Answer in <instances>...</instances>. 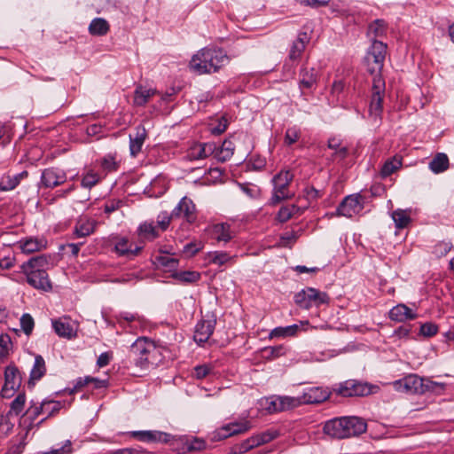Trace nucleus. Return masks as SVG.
Segmentation results:
<instances>
[{"label":"nucleus","mask_w":454,"mask_h":454,"mask_svg":"<svg viewBox=\"0 0 454 454\" xmlns=\"http://www.w3.org/2000/svg\"><path fill=\"white\" fill-rule=\"evenodd\" d=\"M229 60L223 49L205 47L192 57L189 67L198 74H213L218 72Z\"/></svg>","instance_id":"obj_1"},{"label":"nucleus","mask_w":454,"mask_h":454,"mask_svg":"<svg viewBox=\"0 0 454 454\" xmlns=\"http://www.w3.org/2000/svg\"><path fill=\"white\" fill-rule=\"evenodd\" d=\"M129 357L137 367L146 370L163 360L162 348L148 338L140 337L130 346Z\"/></svg>","instance_id":"obj_2"},{"label":"nucleus","mask_w":454,"mask_h":454,"mask_svg":"<svg viewBox=\"0 0 454 454\" xmlns=\"http://www.w3.org/2000/svg\"><path fill=\"white\" fill-rule=\"evenodd\" d=\"M386 53L387 44L381 41L373 40L364 58L367 71L371 74L381 75L380 73L384 66Z\"/></svg>","instance_id":"obj_3"},{"label":"nucleus","mask_w":454,"mask_h":454,"mask_svg":"<svg viewBox=\"0 0 454 454\" xmlns=\"http://www.w3.org/2000/svg\"><path fill=\"white\" fill-rule=\"evenodd\" d=\"M329 301L330 297L325 292H321L313 287H306L294 295V302L303 309L328 304Z\"/></svg>","instance_id":"obj_4"},{"label":"nucleus","mask_w":454,"mask_h":454,"mask_svg":"<svg viewBox=\"0 0 454 454\" xmlns=\"http://www.w3.org/2000/svg\"><path fill=\"white\" fill-rule=\"evenodd\" d=\"M373 388H377V387L351 379L339 383L333 390L342 397H362L372 394Z\"/></svg>","instance_id":"obj_5"},{"label":"nucleus","mask_w":454,"mask_h":454,"mask_svg":"<svg viewBox=\"0 0 454 454\" xmlns=\"http://www.w3.org/2000/svg\"><path fill=\"white\" fill-rule=\"evenodd\" d=\"M294 178V175L286 170L281 171L276 175L273 179V193L270 200V204L276 206L282 200H287L293 196L289 193L288 187Z\"/></svg>","instance_id":"obj_6"},{"label":"nucleus","mask_w":454,"mask_h":454,"mask_svg":"<svg viewBox=\"0 0 454 454\" xmlns=\"http://www.w3.org/2000/svg\"><path fill=\"white\" fill-rule=\"evenodd\" d=\"M385 81L381 75H374L372 79V95L369 106V114L374 119L381 117L383 98L385 96Z\"/></svg>","instance_id":"obj_7"},{"label":"nucleus","mask_w":454,"mask_h":454,"mask_svg":"<svg viewBox=\"0 0 454 454\" xmlns=\"http://www.w3.org/2000/svg\"><path fill=\"white\" fill-rule=\"evenodd\" d=\"M364 199L360 193L346 196L337 207V215L352 217L364 209Z\"/></svg>","instance_id":"obj_8"},{"label":"nucleus","mask_w":454,"mask_h":454,"mask_svg":"<svg viewBox=\"0 0 454 454\" xmlns=\"http://www.w3.org/2000/svg\"><path fill=\"white\" fill-rule=\"evenodd\" d=\"M424 378L417 374H409L393 383L398 392L411 395H423Z\"/></svg>","instance_id":"obj_9"},{"label":"nucleus","mask_w":454,"mask_h":454,"mask_svg":"<svg viewBox=\"0 0 454 454\" xmlns=\"http://www.w3.org/2000/svg\"><path fill=\"white\" fill-rule=\"evenodd\" d=\"M21 384V376L18 368L14 365H8L4 371V384L1 389V395L4 398H10Z\"/></svg>","instance_id":"obj_10"},{"label":"nucleus","mask_w":454,"mask_h":454,"mask_svg":"<svg viewBox=\"0 0 454 454\" xmlns=\"http://www.w3.org/2000/svg\"><path fill=\"white\" fill-rule=\"evenodd\" d=\"M265 409L270 413L280 412L299 406V402L292 396L275 395L265 400Z\"/></svg>","instance_id":"obj_11"},{"label":"nucleus","mask_w":454,"mask_h":454,"mask_svg":"<svg viewBox=\"0 0 454 454\" xmlns=\"http://www.w3.org/2000/svg\"><path fill=\"white\" fill-rule=\"evenodd\" d=\"M330 396V392L322 387H311L306 388L302 395L294 397V400L299 402V406L303 403H320L327 400Z\"/></svg>","instance_id":"obj_12"},{"label":"nucleus","mask_w":454,"mask_h":454,"mask_svg":"<svg viewBox=\"0 0 454 454\" xmlns=\"http://www.w3.org/2000/svg\"><path fill=\"white\" fill-rule=\"evenodd\" d=\"M324 432L333 438H348L347 417L334 418L326 421L324 426Z\"/></svg>","instance_id":"obj_13"},{"label":"nucleus","mask_w":454,"mask_h":454,"mask_svg":"<svg viewBox=\"0 0 454 454\" xmlns=\"http://www.w3.org/2000/svg\"><path fill=\"white\" fill-rule=\"evenodd\" d=\"M250 428L248 421L227 424L212 434L213 441H222L230 436L243 434Z\"/></svg>","instance_id":"obj_14"},{"label":"nucleus","mask_w":454,"mask_h":454,"mask_svg":"<svg viewBox=\"0 0 454 454\" xmlns=\"http://www.w3.org/2000/svg\"><path fill=\"white\" fill-rule=\"evenodd\" d=\"M215 325L216 319L214 317L200 320L195 326L194 340L200 345L207 342L213 334Z\"/></svg>","instance_id":"obj_15"},{"label":"nucleus","mask_w":454,"mask_h":454,"mask_svg":"<svg viewBox=\"0 0 454 454\" xmlns=\"http://www.w3.org/2000/svg\"><path fill=\"white\" fill-rule=\"evenodd\" d=\"M27 282L34 288L43 292H50L52 289L51 282L46 271H26L24 272Z\"/></svg>","instance_id":"obj_16"},{"label":"nucleus","mask_w":454,"mask_h":454,"mask_svg":"<svg viewBox=\"0 0 454 454\" xmlns=\"http://www.w3.org/2000/svg\"><path fill=\"white\" fill-rule=\"evenodd\" d=\"M67 180V176L64 171L50 168L43 171L41 176V183L46 188H53L64 184Z\"/></svg>","instance_id":"obj_17"},{"label":"nucleus","mask_w":454,"mask_h":454,"mask_svg":"<svg viewBox=\"0 0 454 454\" xmlns=\"http://www.w3.org/2000/svg\"><path fill=\"white\" fill-rule=\"evenodd\" d=\"M55 333L62 338L73 339L76 337L77 329L69 317H63L52 321Z\"/></svg>","instance_id":"obj_18"},{"label":"nucleus","mask_w":454,"mask_h":454,"mask_svg":"<svg viewBox=\"0 0 454 454\" xmlns=\"http://www.w3.org/2000/svg\"><path fill=\"white\" fill-rule=\"evenodd\" d=\"M215 143H199L190 148L187 157L191 160H204L210 155L215 156Z\"/></svg>","instance_id":"obj_19"},{"label":"nucleus","mask_w":454,"mask_h":454,"mask_svg":"<svg viewBox=\"0 0 454 454\" xmlns=\"http://www.w3.org/2000/svg\"><path fill=\"white\" fill-rule=\"evenodd\" d=\"M132 436L145 442H168L171 434L160 431H133Z\"/></svg>","instance_id":"obj_20"},{"label":"nucleus","mask_w":454,"mask_h":454,"mask_svg":"<svg viewBox=\"0 0 454 454\" xmlns=\"http://www.w3.org/2000/svg\"><path fill=\"white\" fill-rule=\"evenodd\" d=\"M317 83V73L315 68L302 67L300 71L299 87L302 93L304 90H313Z\"/></svg>","instance_id":"obj_21"},{"label":"nucleus","mask_w":454,"mask_h":454,"mask_svg":"<svg viewBox=\"0 0 454 454\" xmlns=\"http://www.w3.org/2000/svg\"><path fill=\"white\" fill-rule=\"evenodd\" d=\"M146 137V129L142 125H138L136 128V133L134 137L129 135V151L133 157H136L141 152Z\"/></svg>","instance_id":"obj_22"},{"label":"nucleus","mask_w":454,"mask_h":454,"mask_svg":"<svg viewBox=\"0 0 454 454\" xmlns=\"http://www.w3.org/2000/svg\"><path fill=\"white\" fill-rule=\"evenodd\" d=\"M49 259L50 257L44 254L32 257L28 261L22 263L21 270L23 272L36 270H43L47 272L50 265Z\"/></svg>","instance_id":"obj_23"},{"label":"nucleus","mask_w":454,"mask_h":454,"mask_svg":"<svg viewBox=\"0 0 454 454\" xmlns=\"http://www.w3.org/2000/svg\"><path fill=\"white\" fill-rule=\"evenodd\" d=\"M418 315L405 304L400 303L393 307L389 311V318L397 322H405L417 318Z\"/></svg>","instance_id":"obj_24"},{"label":"nucleus","mask_w":454,"mask_h":454,"mask_svg":"<svg viewBox=\"0 0 454 454\" xmlns=\"http://www.w3.org/2000/svg\"><path fill=\"white\" fill-rule=\"evenodd\" d=\"M114 250L120 256H127L131 259L139 254L142 247L135 246L133 247L128 239L121 238L115 243Z\"/></svg>","instance_id":"obj_25"},{"label":"nucleus","mask_w":454,"mask_h":454,"mask_svg":"<svg viewBox=\"0 0 454 454\" xmlns=\"http://www.w3.org/2000/svg\"><path fill=\"white\" fill-rule=\"evenodd\" d=\"M347 427L349 432L348 437L364 434L367 429V423L364 419L356 416H347Z\"/></svg>","instance_id":"obj_26"},{"label":"nucleus","mask_w":454,"mask_h":454,"mask_svg":"<svg viewBox=\"0 0 454 454\" xmlns=\"http://www.w3.org/2000/svg\"><path fill=\"white\" fill-rule=\"evenodd\" d=\"M211 237L217 242L226 243L233 238V235L228 223H217L211 229Z\"/></svg>","instance_id":"obj_27"},{"label":"nucleus","mask_w":454,"mask_h":454,"mask_svg":"<svg viewBox=\"0 0 454 454\" xmlns=\"http://www.w3.org/2000/svg\"><path fill=\"white\" fill-rule=\"evenodd\" d=\"M89 383H94L95 388H102L106 387L107 385V381L105 380H99L98 378H93L90 376H86L84 378H79L75 380V383L72 388L66 389L69 395H73L79 390H81L84 386Z\"/></svg>","instance_id":"obj_28"},{"label":"nucleus","mask_w":454,"mask_h":454,"mask_svg":"<svg viewBox=\"0 0 454 454\" xmlns=\"http://www.w3.org/2000/svg\"><path fill=\"white\" fill-rule=\"evenodd\" d=\"M157 93L158 91L155 89H147L141 84L137 85L134 91L133 102L137 106H143Z\"/></svg>","instance_id":"obj_29"},{"label":"nucleus","mask_w":454,"mask_h":454,"mask_svg":"<svg viewBox=\"0 0 454 454\" xmlns=\"http://www.w3.org/2000/svg\"><path fill=\"white\" fill-rule=\"evenodd\" d=\"M46 247V241L43 239L28 238L20 241V248L25 254H32L42 250Z\"/></svg>","instance_id":"obj_30"},{"label":"nucleus","mask_w":454,"mask_h":454,"mask_svg":"<svg viewBox=\"0 0 454 454\" xmlns=\"http://www.w3.org/2000/svg\"><path fill=\"white\" fill-rule=\"evenodd\" d=\"M450 162L447 154L438 153L429 162L428 168L434 174H440L449 168Z\"/></svg>","instance_id":"obj_31"},{"label":"nucleus","mask_w":454,"mask_h":454,"mask_svg":"<svg viewBox=\"0 0 454 454\" xmlns=\"http://www.w3.org/2000/svg\"><path fill=\"white\" fill-rule=\"evenodd\" d=\"M235 146L231 140L225 139L221 147L216 146L215 158L220 162L229 160L234 153Z\"/></svg>","instance_id":"obj_32"},{"label":"nucleus","mask_w":454,"mask_h":454,"mask_svg":"<svg viewBox=\"0 0 454 454\" xmlns=\"http://www.w3.org/2000/svg\"><path fill=\"white\" fill-rule=\"evenodd\" d=\"M308 34L303 32L298 35V37L294 41L289 52V58L291 59H297L301 57V53L305 50L306 44L309 43Z\"/></svg>","instance_id":"obj_33"},{"label":"nucleus","mask_w":454,"mask_h":454,"mask_svg":"<svg viewBox=\"0 0 454 454\" xmlns=\"http://www.w3.org/2000/svg\"><path fill=\"white\" fill-rule=\"evenodd\" d=\"M207 258L209 263L223 266L229 262H234L237 255H231L229 253L223 251H214L209 252Z\"/></svg>","instance_id":"obj_34"},{"label":"nucleus","mask_w":454,"mask_h":454,"mask_svg":"<svg viewBox=\"0 0 454 454\" xmlns=\"http://www.w3.org/2000/svg\"><path fill=\"white\" fill-rule=\"evenodd\" d=\"M391 217L396 229H404L411 223V211L408 209H396L392 212Z\"/></svg>","instance_id":"obj_35"},{"label":"nucleus","mask_w":454,"mask_h":454,"mask_svg":"<svg viewBox=\"0 0 454 454\" xmlns=\"http://www.w3.org/2000/svg\"><path fill=\"white\" fill-rule=\"evenodd\" d=\"M110 26L103 18H95L89 26V32L92 35L102 36L108 33Z\"/></svg>","instance_id":"obj_36"},{"label":"nucleus","mask_w":454,"mask_h":454,"mask_svg":"<svg viewBox=\"0 0 454 454\" xmlns=\"http://www.w3.org/2000/svg\"><path fill=\"white\" fill-rule=\"evenodd\" d=\"M43 407V413H46V417H44L35 424V427H39L50 417L54 416L59 411V410L61 409V403L59 401L44 399Z\"/></svg>","instance_id":"obj_37"},{"label":"nucleus","mask_w":454,"mask_h":454,"mask_svg":"<svg viewBox=\"0 0 454 454\" xmlns=\"http://www.w3.org/2000/svg\"><path fill=\"white\" fill-rule=\"evenodd\" d=\"M46 372V366L44 359L42 356L38 355L35 358L33 368L30 372V379L28 383L31 381L39 380Z\"/></svg>","instance_id":"obj_38"},{"label":"nucleus","mask_w":454,"mask_h":454,"mask_svg":"<svg viewBox=\"0 0 454 454\" xmlns=\"http://www.w3.org/2000/svg\"><path fill=\"white\" fill-rule=\"evenodd\" d=\"M387 32V23L384 20H375L369 25L367 35L372 37V41L377 37H382Z\"/></svg>","instance_id":"obj_39"},{"label":"nucleus","mask_w":454,"mask_h":454,"mask_svg":"<svg viewBox=\"0 0 454 454\" xmlns=\"http://www.w3.org/2000/svg\"><path fill=\"white\" fill-rule=\"evenodd\" d=\"M299 329H300V325H298L296 324L284 326V327H282V326L276 327L270 333V338L273 339V338L294 336L297 333V332L299 331Z\"/></svg>","instance_id":"obj_40"},{"label":"nucleus","mask_w":454,"mask_h":454,"mask_svg":"<svg viewBox=\"0 0 454 454\" xmlns=\"http://www.w3.org/2000/svg\"><path fill=\"white\" fill-rule=\"evenodd\" d=\"M303 209H301L296 205H289V206H284L282 207L277 215V219L280 223H286L295 214H302Z\"/></svg>","instance_id":"obj_41"},{"label":"nucleus","mask_w":454,"mask_h":454,"mask_svg":"<svg viewBox=\"0 0 454 454\" xmlns=\"http://www.w3.org/2000/svg\"><path fill=\"white\" fill-rule=\"evenodd\" d=\"M183 216L188 223H193L196 220L195 205L192 200L184 197L182 199Z\"/></svg>","instance_id":"obj_42"},{"label":"nucleus","mask_w":454,"mask_h":454,"mask_svg":"<svg viewBox=\"0 0 454 454\" xmlns=\"http://www.w3.org/2000/svg\"><path fill=\"white\" fill-rule=\"evenodd\" d=\"M43 401L41 403L31 402L30 406L25 412V415L29 420L31 426L41 414H43Z\"/></svg>","instance_id":"obj_43"},{"label":"nucleus","mask_w":454,"mask_h":454,"mask_svg":"<svg viewBox=\"0 0 454 454\" xmlns=\"http://www.w3.org/2000/svg\"><path fill=\"white\" fill-rule=\"evenodd\" d=\"M155 263L161 266L168 270H176L178 266V260L170 257L167 254H160L155 257Z\"/></svg>","instance_id":"obj_44"},{"label":"nucleus","mask_w":454,"mask_h":454,"mask_svg":"<svg viewBox=\"0 0 454 454\" xmlns=\"http://www.w3.org/2000/svg\"><path fill=\"white\" fill-rule=\"evenodd\" d=\"M445 389V384L435 382L428 378H424L423 382V394L433 393L435 395H441Z\"/></svg>","instance_id":"obj_45"},{"label":"nucleus","mask_w":454,"mask_h":454,"mask_svg":"<svg viewBox=\"0 0 454 454\" xmlns=\"http://www.w3.org/2000/svg\"><path fill=\"white\" fill-rule=\"evenodd\" d=\"M401 166L402 160L400 158L394 157L384 163L380 170V175L382 177H387L397 170Z\"/></svg>","instance_id":"obj_46"},{"label":"nucleus","mask_w":454,"mask_h":454,"mask_svg":"<svg viewBox=\"0 0 454 454\" xmlns=\"http://www.w3.org/2000/svg\"><path fill=\"white\" fill-rule=\"evenodd\" d=\"M139 235L144 239L153 240L158 237V231L153 223H144L139 225Z\"/></svg>","instance_id":"obj_47"},{"label":"nucleus","mask_w":454,"mask_h":454,"mask_svg":"<svg viewBox=\"0 0 454 454\" xmlns=\"http://www.w3.org/2000/svg\"><path fill=\"white\" fill-rule=\"evenodd\" d=\"M262 356L266 359H275L286 354V348L283 345L266 347L262 349Z\"/></svg>","instance_id":"obj_48"},{"label":"nucleus","mask_w":454,"mask_h":454,"mask_svg":"<svg viewBox=\"0 0 454 454\" xmlns=\"http://www.w3.org/2000/svg\"><path fill=\"white\" fill-rule=\"evenodd\" d=\"M19 184V180L15 176L6 174L0 179V191L9 192L15 189Z\"/></svg>","instance_id":"obj_49"},{"label":"nucleus","mask_w":454,"mask_h":454,"mask_svg":"<svg viewBox=\"0 0 454 454\" xmlns=\"http://www.w3.org/2000/svg\"><path fill=\"white\" fill-rule=\"evenodd\" d=\"M174 278L184 282V283H194L200 278V274L197 271H180L173 274Z\"/></svg>","instance_id":"obj_50"},{"label":"nucleus","mask_w":454,"mask_h":454,"mask_svg":"<svg viewBox=\"0 0 454 454\" xmlns=\"http://www.w3.org/2000/svg\"><path fill=\"white\" fill-rule=\"evenodd\" d=\"M101 168L106 172L116 171L119 168V163L115 160L114 154H106L100 160Z\"/></svg>","instance_id":"obj_51"},{"label":"nucleus","mask_w":454,"mask_h":454,"mask_svg":"<svg viewBox=\"0 0 454 454\" xmlns=\"http://www.w3.org/2000/svg\"><path fill=\"white\" fill-rule=\"evenodd\" d=\"M94 231V224L91 222H85L76 224L74 235L77 238H84Z\"/></svg>","instance_id":"obj_52"},{"label":"nucleus","mask_w":454,"mask_h":454,"mask_svg":"<svg viewBox=\"0 0 454 454\" xmlns=\"http://www.w3.org/2000/svg\"><path fill=\"white\" fill-rule=\"evenodd\" d=\"M26 403V395L24 393H20L15 399L11 403V413L15 415H20Z\"/></svg>","instance_id":"obj_53"},{"label":"nucleus","mask_w":454,"mask_h":454,"mask_svg":"<svg viewBox=\"0 0 454 454\" xmlns=\"http://www.w3.org/2000/svg\"><path fill=\"white\" fill-rule=\"evenodd\" d=\"M301 137V129L296 126L289 127L285 134L284 142L286 145L296 143Z\"/></svg>","instance_id":"obj_54"},{"label":"nucleus","mask_w":454,"mask_h":454,"mask_svg":"<svg viewBox=\"0 0 454 454\" xmlns=\"http://www.w3.org/2000/svg\"><path fill=\"white\" fill-rule=\"evenodd\" d=\"M100 180L99 175L93 170L88 171L82 178V186L84 188H92Z\"/></svg>","instance_id":"obj_55"},{"label":"nucleus","mask_w":454,"mask_h":454,"mask_svg":"<svg viewBox=\"0 0 454 454\" xmlns=\"http://www.w3.org/2000/svg\"><path fill=\"white\" fill-rule=\"evenodd\" d=\"M20 326L25 334H31L35 326V321L30 314L25 313L21 316Z\"/></svg>","instance_id":"obj_56"},{"label":"nucleus","mask_w":454,"mask_h":454,"mask_svg":"<svg viewBox=\"0 0 454 454\" xmlns=\"http://www.w3.org/2000/svg\"><path fill=\"white\" fill-rule=\"evenodd\" d=\"M259 434L252 436L245 440L239 446V452L243 453L250 450L251 449L261 445Z\"/></svg>","instance_id":"obj_57"},{"label":"nucleus","mask_w":454,"mask_h":454,"mask_svg":"<svg viewBox=\"0 0 454 454\" xmlns=\"http://www.w3.org/2000/svg\"><path fill=\"white\" fill-rule=\"evenodd\" d=\"M228 124H229V122H228V119L226 118V116L225 115L221 116L217 120V124L215 126L210 128L211 134H213L215 136L223 134L227 129Z\"/></svg>","instance_id":"obj_58"},{"label":"nucleus","mask_w":454,"mask_h":454,"mask_svg":"<svg viewBox=\"0 0 454 454\" xmlns=\"http://www.w3.org/2000/svg\"><path fill=\"white\" fill-rule=\"evenodd\" d=\"M438 332L437 325L432 322H427L420 326V333L425 337H433Z\"/></svg>","instance_id":"obj_59"},{"label":"nucleus","mask_w":454,"mask_h":454,"mask_svg":"<svg viewBox=\"0 0 454 454\" xmlns=\"http://www.w3.org/2000/svg\"><path fill=\"white\" fill-rule=\"evenodd\" d=\"M12 346V340L8 334L0 335V357H4L8 355V351Z\"/></svg>","instance_id":"obj_60"},{"label":"nucleus","mask_w":454,"mask_h":454,"mask_svg":"<svg viewBox=\"0 0 454 454\" xmlns=\"http://www.w3.org/2000/svg\"><path fill=\"white\" fill-rule=\"evenodd\" d=\"M212 366L209 364H200L194 367L193 375L198 380H202L210 374Z\"/></svg>","instance_id":"obj_61"},{"label":"nucleus","mask_w":454,"mask_h":454,"mask_svg":"<svg viewBox=\"0 0 454 454\" xmlns=\"http://www.w3.org/2000/svg\"><path fill=\"white\" fill-rule=\"evenodd\" d=\"M72 452V442L67 440L65 443L59 447L51 450L50 451L43 452V454H69Z\"/></svg>","instance_id":"obj_62"},{"label":"nucleus","mask_w":454,"mask_h":454,"mask_svg":"<svg viewBox=\"0 0 454 454\" xmlns=\"http://www.w3.org/2000/svg\"><path fill=\"white\" fill-rule=\"evenodd\" d=\"M348 155V149L346 146L335 150L331 157L328 159L331 161L340 162L344 160Z\"/></svg>","instance_id":"obj_63"},{"label":"nucleus","mask_w":454,"mask_h":454,"mask_svg":"<svg viewBox=\"0 0 454 454\" xmlns=\"http://www.w3.org/2000/svg\"><path fill=\"white\" fill-rule=\"evenodd\" d=\"M451 248L452 245L450 242L442 241L434 247V253L437 256L442 257L446 255Z\"/></svg>","instance_id":"obj_64"}]
</instances>
